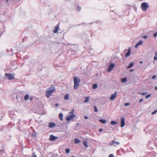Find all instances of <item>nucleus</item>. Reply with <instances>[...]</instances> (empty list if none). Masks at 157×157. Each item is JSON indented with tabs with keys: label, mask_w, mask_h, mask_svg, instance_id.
Instances as JSON below:
<instances>
[{
	"label": "nucleus",
	"mask_w": 157,
	"mask_h": 157,
	"mask_svg": "<svg viewBox=\"0 0 157 157\" xmlns=\"http://www.w3.org/2000/svg\"><path fill=\"white\" fill-rule=\"evenodd\" d=\"M130 105L129 102H128L127 103H125L124 104V106H128V105Z\"/></svg>",
	"instance_id": "26"
},
{
	"label": "nucleus",
	"mask_w": 157,
	"mask_h": 157,
	"mask_svg": "<svg viewBox=\"0 0 157 157\" xmlns=\"http://www.w3.org/2000/svg\"><path fill=\"white\" fill-rule=\"evenodd\" d=\"M114 143L116 144H120V143L118 142H115L114 141Z\"/></svg>",
	"instance_id": "42"
},
{
	"label": "nucleus",
	"mask_w": 157,
	"mask_h": 157,
	"mask_svg": "<svg viewBox=\"0 0 157 157\" xmlns=\"http://www.w3.org/2000/svg\"><path fill=\"white\" fill-rule=\"evenodd\" d=\"M63 114L62 113H60L59 114V117L61 121L63 120Z\"/></svg>",
	"instance_id": "16"
},
{
	"label": "nucleus",
	"mask_w": 157,
	"mask_h": 157,
	"mask_svg": "<svg viewBox=\"0 0 157 157\" xmlns=\"http://www.w3.org/2000/svg\"><path fill=\"white\" fill-rule=\"evenodd\" d=\"M131 54V49L130 48H129L128 49V51L125 54V57L126 58L127 57L129 56Z\"/></svg>",
	"instance_id": "10"
},
{
	"label": "nucleus",
	"mask_w": 157,
	"mask_h": 157,
	"mask_svg": "<svg viewBox=\"0 0 157 157\" xmlns=\"http://www.w3.org/2000/svg\"><path fill=\"white\" fill-rule=\"evenodd\" d=\"M25 101L27 100L28 99H24Z\"/></svg>",
	"instance_id": "50"
},
{
	"label": "nucleus",
	"mask_w": 157,
	"mask_h": 157,
	"mask_svg": "<svg viewBox=\"0 0 157 157\" xmlns=\"http://www.w3.org/2000/svg\"><path fill=\"white\" fill-rule=\"evenodd\" d=\"M121 127H123L125 125V119L124 117H122L121 119Z\"/></svg>",
	"instance_id": "8"
},
{
	"label": "nucleus",
	"mask_w": 157,
	"mask_h": 157,
	"mask_svg": "<svg viewBox=\"0 0 157 157\" xmlns=\"http://www.w3.org/2000/svg\"><path fill=\"white\" fill-rule=\"evenodd\" d=\"M157 109L155 110L154 111L152 112L151 113V114H152V115L153 114H154L156 113H157Z\"/></svg>",
	"instance_id": "33"
},
{
	"label": "nucleus",
	"mask_w": 157,
	"mask_h": 157,
	"mask_svg": "<svg viewBox=\"0 0 157 157\" xmlns=\"http://www.w3.org/2000/svg\"><path fill=\"white\" fill-rule=\"evenodd\" d=\"M127 80V78L126 77L122 78L121 79V81L122 82H126Z\"/></svg>",
	"instance_id": "19"
},
{
	"label": "nucleus",
	"mask_w": 157,
	"mask_h": 157,
	"mask_svg": "<svg viewBox=\"0 0 157 157\" xmlns=\"http://www.w3.org/2000/svg\"><path fill=\"white\" fill-rule=\"evenodd\" d=\"M147 94V92H143L140 93V94L143 95H145Z\"/></svg>",
	"instance_id": "34"
},
{
	"label": "nucleus",
	"mask_w": 157,
	"mask_h": 157,
	"mask_svg": "<svg viewBox=\"0 0 157 157\" xmlns=\"http://www.w3.org/2000/svg\"><path fill=\"white\" fill-rule=\"evenodd\" d=\"M76 9L77 10L80 11L81 10V8L79 6H77Z\"/></svg>",
	"instance_id": "23"
},
{
	"label": "nucleus",
	"mask_w": 157,
	"mask_h": 157,
	"mask_svg": "<svg viewBox=\"0 0 157 157\" xmlns=\"http://www.w3.org/2000/svg\"><path fill=\"white\" fill-rule=\"evenodd\" d=\"M31 98V97H30V98Z\"/></svg>",
	"instance_id": "58"
},
{
	"label": "nucleus",
	"mask_w": 157,
	"mask_h": 157,
	"mask_svg": "<svg viewBox=\"0 0 157 157\" xmlns=\"http://www.w3.org/2000/svg\"><path fill=\"white\" fill-rule=\"evenodd\" d=\"M103 131V129H102V128H100L99 129V132H102Z\"/></svg>",
	"instance_id": "41"
},
{
	"label": "nucleus",
	"mask_w": 157,
	"mask_h": 157,
	"mask_svg": "<svg viewBox=\"0 0 157 157\" xmlns=\"http://www.w3.org/2000/svg\"><path fill=\"white\" fill-rule=\"evenodd\" d=\"M156 78V76L154 75L152 77V79H154L155 78Z\"/></svg>",
	"instance_id": "39"
},
{
	"label": "nucleus",
	"mask_w": 157,
	"mask_h": 157,
	"mask_svg": "<svg viewBox=\"0 0 157 157\" xmlns=\"http://www.w3.org/2000/svg\"><path fill=\"white\" fill-rule=\"evenodd\" d=\"M114 141L113 140L112 141V142H110L109 143V144L110 145H113V144H114Z\"/></svg>",
	"instance_id": "31"
},
{
	"label": "nucleus",
	"mask_w": 157,
	"mask_h": 157,
	"mask_svg": "<svg viewBox=\"0 0 157 157\" xmlns=\"http://www.w3.org/2000/svg\"><path fill=\"white\" fill-rule=\"evenodd\" d=\"M115 11V10L113 11V12H114Z\"/></svg>",
	"instance_id": "57"
},
{
	"label": "nucleus",
	"mask_w": 157,
	"mask_h": 157,
	"mask_svg": "<svg viewBox=\"0 0 157 157\" xmlns=\"http://www.w3.org/2000/svg\"><path fill=\"white\" fill-rule=\"evenodd\" d=\"M30 101H31L33 99L30 98Z\"/></svg>",
	"instance_id": "51"
},
{
	"label": "nucleus",
	"mask_w": 157,
	"mask_h": 157,
	"mask_svg": "<svg viewBox=\"0 0 157 157\" xmlns=\"http://www.w3.org/2000/svg\"><path fill=\"white\" fill-rule=\"evenodd\" d=\"M111 101H113L114 99H110Z\"/></svg>",
	"instance_id": "49"
},
{
	"label": "nucleus",
	"mask_w": 157,
	"mask_h": 157,
	"mask_svg": "<svg viewBox=\"0 0 157 157\" xmlns=\"http://www.w3.org/2000/svg\"><path fill=\"white\" fill-rule=\"evenodd\" d=\"M56 126V124L54 123H48V127L50 128H53Z\"/></svg>",
	"instance_id": "12"
},
{
	"label": "nucleus",
	"mask_w": 157,
	"mask_h": 157,
	"mask_svg": "<svg viewBox=\"0 0 157 157\" xmlns=\"http://www.w3.org/2000/svg\"><path fill=\"white\" fill-rule=\"evenodd\" d=\"M84 118L86 119H87L88 118V117L87 116H84Z\"/></svg>",
	"instance_id": "40"
},
{
	"label": "nucleus",
	"mask_w": 157,
	"mask_h": 157,
	"mask_svg": "<svg viewBox=\"0 0 157 157\" xmlns=\"http://www.w3.org/2000/svg\"><path fill=\"white\" fill-rule=\"evenodd\" d=\"M117 94V92H115L114 94L111 95V97L109 98H115Z\"/></svg>",
	"instance_id": "13"
},
{
	"label": "nucleus",
	"mask_w": 157,
	"mask_h": 157,
	"mask_svg": "<svg viewBox=\"0 0 157 157\" xmlns=\"http://www.w3.org/2000/svg\"><path fill=\"white\" fill-rule=\"evenodd\" d=\"M109 157H114V156L113 154H110L109 155Z\"/></svg>",
	"instance_id": "38"
},
{
	"label": "nucleus",
	"mask_w": 157,
	"mask_h": 157,
	"mask_svg": "<svg viewBox=\"0 0 157 157\" xmlns=\"http://www.w3.org/2000/svg\"><path fill=\"white\" fill-rule=\"evenodd\" d=\"M24 38H23V40H24Z\"/></svg>",
	"instance_id": "54"
},
{
	"label": "nucleus",
	"mask_w": 157,
	"mask_h": 157,
	"mask_svg": "<svg viewBox=\"0 0 157 157\" xmlns=\"http://www.w3.org/2000/svg\"><path fill=\"white\" fill-rule=\"evenodd\" d=\"M57 138H58V137L54 136L52 135H51L50 136L49 140L51 141H54Z\"/></svg>",
	"instance_id": "9"
},
{
	"label": "nucleus",
	"mask_w": 157,
	"mask_h": 157,
	"mask_svg": "<svg viewBox=\"0 0 157 157\" xmlns=\"http://www.w3.org/2000/svg\"><path fill=\"white\" fill-rule=\"evenodd\" d=\"M142 37L145 39H146L147 38V36L145 35L143 36Z\"/></svg>",
	"instance_id": "36"
},
{
	"label": "nucleus",
	"mask_w": 157,
	"mask_h": 157,
	"mask_svg": "<svg viewBox=\"0 0 157 157\" xmlns=\"http://www.w3.org/2000/svg\"><path fill=\"white\" fill-rule=\"evenodd\" d=\"M155 90H157V86L155 87Z\"/></svg>",
	"instance_id": "45"
},
{
	"label": "nucleus",
	"mask_w": 157,
	"mask_h": 157,
	"mask_svg": "<svg viewBox=\"0 0 157 157\" xmlns=\"http://www.w3.org/2000/svg\"><path fill=\"white\" fill-rule=\"evenodd\" d=\"M74 142L75 143L78 144L80 142V141L78 139L75 138V139Z\"/></svg>",
	"instance_id": "15"
},
{
	"label": "nucleus",
	"mask_w": 157,
	"mask_h": 157,
	"mask_svg": "<svg viewBox=\"0 0 157 157\" xmlns=\"http://www.w3.org/2000/svg\"><path fill=\"white\" fill-rule=\"evenodd\" d=\"M71 157H75L72 156H71Z\"/></svg>",
	"instance_id": "56"
},
{
	"label": "nucleus",
	"mask_w": 157,
	"mask_h": 157,
	"mask_svg": "<svg viewBox=\"0 0 157 157\" xmlns=\"http://www.w3.org/2000/svg\"><path fill=\"white\" fill-rule=\"evenodd\" d=\"M89 24H86V25H89Z\"/></svg>",
	"instance_id": "53"
},
{
	"label": "nucleus",
	"mask_w": 157,
	"mask_h": 157,
	"mask_svg": "<svg viewBox=\"0 0 157 157\" xmlns=\"http://www.w3.org/2000/svg\"><path fill=\"white\" fill-rule=\"evenodd\" d=\"M94 111L95 112H97L98 111V110L97 108L95 106H94Z\"/></svg>",
	"instance_id": "28"
},
{
	"label": "nucleus",
	"mask_w": 157,
	"mask_h": 157,
	"mask_svg": "<svg viewBox=\"0 0 157 157\" xmlns=\"http://www.w3.org/2000/svg\"><path fill=\"white\" fill-rule=\"evenodd\" d=\"M117 123V122L115 121H112L111 122V124L112 125H115Z\"/></svg>",
	"instance_id": "21"
},
{
	"label": "nucleus",
	"mask_w": 157,
	"mask_h": 157,
	"mask_svg": "<svg viewBox=\"0 0 157 157\" xmlns=\"http://www.w3.org/2000/svg\"><path fill=\"white\" fill-rule=\"evenodd\" d=\"M143 99H141L139 101V102L140 103L143 101Z\"/></svg>",
	"instance_id": "44"
},
{
	"label": "nucleus",
	"mask_w": 157,
	"mask_h": 157,
	"mask_svg": "<svg viewBox=\"0 0 157 157\" xmlns=\"http://www.w3.org/2000/svg\"><path fill=\"white\" fill-rule=\"evenodd\" d=\"M143 44V41L141 40L138 42L135 45V47L137 48L138 46L142 45Z\"/></svg>",
	"instance_id": "11"
},
{
	"label": "nucleus",
	"mask_w": 157,
	"mask_h": 157,
	"mask_svg": "<svg viewBox=\"0 0 157 157\" xmlns=\"http://www.w3.org/2000/svg\"><path fill=\"white\" fill-rule=\"evenodd\" d=\"M114 66L115 65L114 63H111L108 67L107 69V71L108 72L111 71L113 69Z\"/></svg>",
	"instance_id": "6"
},
{
	"label": "nucleus",
	"mask_w": 157,
	"mask_h": 157,
	"mask_svg": "<svg viewBox=\"0 0 157 157\" xmlns=\"http://www.w3.org/2000/svg\"><path fill=\"white\" fill-rule=\"evenodd\" d=\"M83 144H84V145L86 147H88V145H87V141H83Z\"/></svg>",
	"instance_id": "22"
},
{
	"label": "nucleus",
	"mask_w": 157,
	"mask_h": 157,
	"mask_svg": "<svg viewBox=\"0 0 157 157\" xmlns=\"http://www.w3.org/2000/svg\"><path fill=\"white\" fill-rule=\"evenodd\" d=\"M97 87V84L96 83H94L93 84L92 88L93 89H95Z\"/></svg>",
	"instance_id": "18"
},
{
	"label": "nucleus",
	"mask_w": 157,
	"mask_h": 157,
	"mask_svg": "<svg viewBox=\"0 0 157 157\" xmlns=\"http://www.w3.org/2000/svg\"><path fill=\"white\" fill-rule=\"evenodd\" d=\"M5 75L9 80H11L14 78V75L11 73H6Z\"/></svg>",
	"instance_id": "4"
},
{
	"label": "nucleus",
	"mask_w": 157,
	"mask_h": 157,
	"mask_svg": "<svg viewBox=\"0 0 157 157\" xmlns=\"http://www.w3.org/2000/svg\"><path fill=\"white\" fill-rule=\"evenodd\" d=\"M16 98H17V95H16Z\"/></svg>",
	"instance_id": "52"
},
{
	"label": "nucleus",
	"mask_w": 157,
	"mask_h": 157,
	"mask_svg": "<svg viewBox=\"0 0 157 157\" xmlns=\"http://www.w3.org/2000/svg\"><path fill=\"white\" fill-rule=\"evenodd\" d=\"M55 90V87L54 85L52 86L48 89L46 91V95L47 97L49 98L51 94L53 93Z\"/></svg>",
	"instance_id": "2"
},
{
	"label": "nucleus",
	"mask_w": 157,
	"mask_h": 157,
	"mask_svg": "<svg viewBox=\"0 0 157 157\" xmlns=\"http://www.w3.org/2000/svg\"><path fill=\"white\" fill-rule=\"evenodd\" d=\"M154 60H157V51L155 52V56L154 57Z\"/></svg>",
	"instance_id": "20"
},
{
	"label": "nucleus",
	"mask_w": 157,
	"mask_h": 157,
	"mask_svg": "<svg viewBox=\"0 0 157 157\" xmlns=\"http://www.w3.org/2000/svg\"><path fill=\"white\" fill-rule=\"evenodd\" d=\"M59 25L58 24L56 26H55L54 29L53 30V32L54 33H57L58 31L59 30Z\"/></svg>",
	"instance_id": "7"
},
{
	"label": "nucleus",
	"mask_w": 157,
	"mask_h": 157,
	"mask_svg": "<svg viewBox=\"0 0 157 157\" xmlns=\"http://www.w3.org/2000/svg\"><path fill=\"white\" fill-rule=\"evenodd\" d=\"M59 104L57 103H56L55 104V106H56V107L57 106H59Z\"/></svg>",
	"instance_id": "43"
},
{
	"label": "nucleus",
	"mask_w": 157,
	"mask_h": 157,
	"mask_svg": "<svg viewBox=\"0 0 157 157\" xmlns=\"http://www.w3.org/2000/svg\"><path fill=\"white\" fill-rule=\"evenodd\" d=\"M151 96V94H149L146 96L145 98H148L150 97Z\"/></svg>",
	"instance_id": "29"
},
{
	"label": "nucleus",
	"mask_w": 157,
	"mask_h": 157,
	"mask_svg": "<svg viewBox=\"0 0 157 157\" xmlns=\"http://www.w3.org/2000/svg\"><path fill=\"white\" fill-rule=\"evenodd\" d=\"M29 157H37V156L35 155V153L34 152L33 153L32 155L31 156H29Z\"/></svg>",
	"instance_id": "30"
},
{
	"label": "nucleus",
	"mask_w": 157,
	"mask_h": 157,
	"mask_svg": "<svg viewBox=\"0 0 157 157\" xmlns=\"http://www.w3.org/2000/svg\"><path fill=\"white\" fill-rule=\"evenodd\" d=\"M140 64H142V63H143V61H140Z\"/></svg>",
	"instance_id": "46"
},
{
	"label": "nucleus",
	"mask_w": 157,
	"mask_h": 157,
	"mask_svg": "<svg viewBox=\"0 0 157 157\" xmlns=\"http://www.w3.org/2000/svg\"><path fill=\"white\" fill-rule=\"evenodd\" d=\"M89 99H86L84 101V103H86L88 101Z\"/></svg>",
	"instance_id": "35"
},
{
	"label": "nucleus",
	"mask_w": 157,
	"mask_h": 157,
	"mask_svg": "<svg viewBox=\"0 0 157 157\" xmlns=\"http://www.w3.org/2000/svg\"><path fill=\"white\" fill-rule=\"evenodd\" d=\"M115 14H117V13L116 12H115Z\"/></svg>",
	"instance_id": "59"
},
{
	"label": "nucleus",
	"mask_w": 157,
	"mask_h": 157,
	"mask_svg": "<svg viewBox=\"0 0 157 157\" xmlns=\"http://www.w3.org/2000/svg\"><path fill=\"white\" fill-rule=\"evenodd\" d=\"M66 152L67 154H68V153H69V152H70V149H66Z\"/></svg>",
	"instance_id": "27"
},
{
	"label": "nucleus",
	"mask_w": 157,
	"mask_h": 157,
	"mask_svg": "<svg viewBox=\"0 0 157 157\" xmlns=\"http://www.w3.org/2000/svg\"><path fill=\"white\" fill-rule=\"evenodd\" d=\"M141 6L142 10L144 11H146L149 7L148 3L147 2L142 3L141 4Z\"/></svg>",
	"instance_id": "3"
},
{
	"label": "nucleus",
	"mask_w": 157,
	"mask_h": 157,
	"mask_svg": "<svg viewBox=\"0 0 157 157\" xmlns=\"http://www.w3.org/2000/svg\"><path fill=\"white\" fill-rule=\"evenodd\" d=\"M29 96L28 94H26L24 97V98H29Z\"/></svg>",
	"instance_id": "32"
},
{
	"label": "nucleus",
	"mask_w": 157,
	"mask_h": 157,
	"mask_svg": "<svg viewBox=\"0 0 157 157\" xmlns=\"http://www.w3.org/2000/svg\"><path fill=\"white\" fill-rule=\"evenodd\" d=\"M85 98H89V97L88 96V97H85Z\"/></svg>",
	"instance_id": "48"
},
{
	"label": "nucleus",
	"mask_w": 157,
	"mask_h": 157,
	"mask_svg": "<svg viewBox=\"0 0 157 157\" xmlns=\"http://www.w3.org/2000/svg\"><path fill=\"white\" fill-rule=\"evenodd\" d=\"M81 82L80 79L77 76H75L74 77L73 88L75 90L78 89L79 85V83Z\"/></svg>",
	"instance_id": "1"
},
{
	"label": "nucleus",
	"mask_w": 157,
	"mask_h": 157,
	"mask_svg": "<svg viewBox=\"0 0 157 157\" xmlns=\"http://www.w3.org/2000/svg\"><path fill=\"white\" fill-rule=\"evenodd\" d=\"M134 63L133 62H131L129 63V65L128 66L127 68L128 69H129L131 68L134 65Z\"/></svg>",
	"instance_id": "14"
},
{
	"label": "nucleus",
	"mask_w": 157,
	"mask_h": 157,
	"mask_svg": "<svg viewBox=\"0 0 157 157\" xmlns=\"http://www.w3.org/2000/svg\"><path fill=\"white\" fill-rule=\"evenodd\" d=\"M74 109H73L71 110V111L69 112L68 113L69 114H74L73 113H74Z\"/></svg>",
	"instance_id": "24"
},
{
	"label": "nucleus",
	"mask_w": 157,
	"mask_h": 157,
	"mask_svg": "<svg viewBox=\"0 0 157 157\" xmlns=\"http://www.w3.org/2000/svg\"><path fill=\"white\" fill-rule=\"evenodd\" d=\"M154 37H155L156 36H157V32H156L153 35Z\"/></svg>",
	"instance_id": "37"
},
{
	"label": "nucleus",
	"mask_w": 157,
	"mask_h": 157,
	"mask_svg": "<svg viewBox=\"0 0 157 157\" xmlns=\"http://www.w3.org/2000/svg\"><path fill=\"white\" fill-rule=\"evenodd\" d=\"M99 121L103 124H105L106 123V121L105 119H100Z\"/></svg>",
	"instance_id": "17"
},
{
	"label": "nucleus",
	"mask_w": 157,
	"mask_h": 157,
	"mask_svg": "<svg viewBox=\"0 0 157 157\" xmlns=\"http://www.w3.org/2000/svg\"><path fill=\"white\" fill-rule=\"evenodd\" d=\"M130 71H134V69H130Z\"/></svg>",
	"instance_id": "47"
},
{
	"label": "nucleus",
	"mask_w": 157,
	"mask_h": 157,
	"mask_svg": "<svg viewBox=\"0 0 157 157\" xmlns=\"http://www.w3.org/2000/svg\"><path fill=\"white\" fill-rule=\"evenodd\" d=\"M65 99L66 100H67V99H68L66 98V99Z\"/></svg>",
	"instance_id": "55"
},
{
	"label": "nucleus",
	"mask_w": 157,
	"mask_h": 157,
	"mask_svg": "<svg viewBox=\"0 0 157 157\" xmlns=\"http://www.w3.org/2000/svg\"><path fill=\"white\" fill-rule=\"evenodd\" d=\"M69 95H68V94H66L65 95V96L64 97V98H69Z\"/></svg>",
	"instance_id": "25"
},
{
	"label": "nucleus",
	"mask_w": 157,
	"mask_h": 157,
	"mask_svg": "<svg viewBox=\"0 0 157 157\" xmlns=\"http://www.w3.org/2000/svg\"><path fill=\"white\" fill-rule=\"evenodd\" d=\"M75 114H72L71 115H67L66 117V120L67 121H69L73 118L75 117Z\"/></svg>",
	"instance_id": "5"
}]
</instances>
